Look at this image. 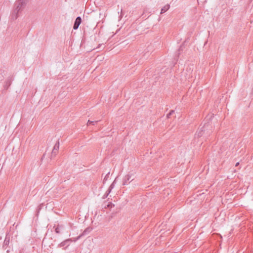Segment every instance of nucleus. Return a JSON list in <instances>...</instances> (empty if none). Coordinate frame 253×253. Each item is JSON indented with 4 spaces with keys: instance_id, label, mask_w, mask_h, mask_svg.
Returning a JSON list of instances; mask_svg holds the SVG:
<instances>
[{
    "instance_id": "nucleus-15",
    "label": "nucleus",
    "mask_w": 253,
    "mask_h": 253,
    "mask_svg": "<svg viewBox=\"0 0 253 253\" xmlns=\"http://www.w3.org/2000/svg\"><path fill=\"white\" fill-rule=\"evenodd\" d=\"M112 190V189L110 188L109 187L108 189L106 191V193H107V194H109Z\"/></svg>"
},
{
    "instance_id": "nucleus-7",
    "label": "nucleus",
    "mask_w": 253,
    "mask_h": 253,
    "mask_svg": "<svg viewBox=\"0 0 253 253\" xmlns=\"http://www.w3.org/2000/svg\"><path fill=\"white\" fill-rule=\"evenodd\" d=\"M169 7H170V6L169 4H166V5H165L161 9V14H163V13H164L165 12H166L167 10H169Z\"/></svg>"
},
{
    "instance_id": "nucleus-19",
    "label": "nucleus",
    "mask_w": 253,
    "mask_h": 253,
    "mask_svg": "<svg viewBox=\"0 0 253 253\" xmlns=\"http://www.w3.org/2000/svg\"><path fill=\"white\" fill-rule=\"evenodd\" d=\"M239 162H237L236 164H235V167H237L238 166H239Z\"/></svg>"
},
{
    "instance_id": "nucleus-14",
    "label": "nucleus",
    "mask_w": 253,
    "mask_h": 253,
    "mask_svg": "<svg viewBox=\"0 0 253 253\" xmlns=\"http://www.w3.org/2000/svg\"><path fill=\"white\" fill-rule=\"evenodd\" d=\"M115 180L111 184V185L109 186V188L111 189H113L114 187V184H115Z\"/></svg>"
},
{
    "instance_id": "nucleus-9",
    "label": "nucleus",
    "mask_w": 253,
    "mask_h": 253,
    "mask_svg": "<svg viewBox=\"0 0 253 253\" xmlns=\"http://www.w3.org/2000/svg\"><path fill=\"white\" fill-rule=\"evenodd\" d=\"M9 244V237L7 236H6L5 240L3 242V247H4L5 246H7Z\"/></svg>"
},
{
    "instance_id": "nucleus-6",
    "label": "nucleus",
    "mask_w": 253,
    "mask_h": 253,
    "mask_svg": "<svg viewBox=\"0 0 253 253\" xmlns=\"http://www.w3.org/2000/svg\"><path fill=\"white\" fill-rule=\"evenodd\" d=\"M72 241V240L71 239H68L67 240H65V241L62 242L61 243H60L58 245V247L61 248L63 247H64L65 246H66L67 247H68L70 245V243Z\"/></svg>"
},
{
    "instance_id": "nucleus-1",
    "label": "nucleus",
    "mask_w": 253,
    "mask_h": 253,
    "mask_svg": "<svg viewBox=\"0 0 253 253\" xmlns=\"http://www.w3.org/2000/svg\"><path fill=\"white\" fill-rule=\"evenodd\" d=\"M212 126L210 122H208L204 124V126L201 127V131L204 133V136L207 137L211 134L212 132Z\"/></svg>"
},
{
    "instance_id": "nucleus-21",
    "label": "nucleus",
    "mask_w": 253,
    "mask_h": 253,
    "mask_svg": "<svg viewBox=\"0 0 253 253\" xmlns=\"http://www.w3.org/2000/svg\"><path fill=\"white\" fill-rule=\"evenodd\" d=\"M129 180V176L128 175H127V180Z\"/></svg>"
},
{
    "instance_id": "nucleus-18",
    "label": "nucleus",
    "mask_w": 253,
    "mask_h": 253,
    "mask_svg": "<svg viewBox=\"0 0 253 253\" xmlns=\"http://www.w3.org/2000/svg\"><path fill=\"white\" fill-rule=\"evenodd\" d=\"M127 180H125L124 181V183H123V184L124 185H126V184H127Z\"/></svg>"
},
{
    "instance_id": "nucleus-5",
    "label": "nucleus",
    "mask_w": 253,
    "mask_h": 253,
    "mask_svg": "<svg viewBox=\"0 0 253 253\" xmlns=\"http://www.w3.org/2000/svg\"><path fill=\"white\" fill-rule=\"evenodd\" d=\"M91 228H89V227H88L87 228H86L84 231L83 232V233L82 234H81V235H80L79 236H78L75 240H74V241L76 242V241H77L78 240L80 239L82 236L85 235H86L88 233H89L91 230Z\"/></svg>"
},
{
    "instance_id": "nucleus-12",
    "label": "nucleus",
    "mask_w": 253,
    "mask_h": 253,
    "mask_svg": "<svg viewBox=\"0 0 253 253\" xmlns=\"http://www.w3.org/2000/svg\"><path fill=\"white\" fill-rule=\"evenodd\" d=\"M97 122V121H90L88 120V122H87V125H94L95 124H96Z\"/></svg>"
},
{
    "instance_id": "nucleus-8",
    "label": "nucleus",
    "mask_w": 253,
    "mask_h": 253,
    "mask_svg": "<svg viewBox=\"0 0 253 253\" xmlns=\"http://www.w3.org/2000/svg\"><path fill=\"white\" fill-rule=\"evenodd\" d=\"M197 137H200L201 136H202L203 135H204V133L203 132V131H201V128H200V129L199 130H198L197 132H196V133L195 134Z\"/></svg>"
},
{
    "instance_id": "nucleus-17",
    "label": "nucleus",
    "mask_w": 253,
    "mask_h": 253,
    "mask_svg": "<svg viewBox=\"0 0 253 253\" xmlns=\"http://www.w3.org/2000/svg\"><path fill=\"white\" fill-rule=\"evenodd\" d=\"M109 195L107 194V193H105V194L104 195L103 198L104 199L106 198Z\"/></svg>"
},
{
    "instance_id": "nucleus-3",
    "label": "nucleus",
    "mask_w": 253,
    "mask_h": 253,
    "mask_svg": "<svg viewBox=\"0 0 253 253\" xmlns=\"http://www.w3.org/2000/svg\"><path fill=\"white\" fill-rule=\"evenodd\" d=\"M59 148V140L56 142L53 148L52 151L51 156H55L56 154L58 153V150Z\"/></svg>"
},
{
    "instance_id": "nucleus-4",
    "label": "nucleus",
    "mask_w": 253,
    "mask_h": 253,
    "mask_svg": "<svg viewBox=\"0 0 253 253\" xmlns=\"http://www.w3.org/2000/svg\"><path fill=\"white\" fill-rule=\"evenodd\" d=\"M82 22V18L80 16H78L76 18L74 24L73 29L74 30H77L78 29L79 25L81 24Z\"/></svg>"
},
{
    "instance_id": "nucleus-10",
    "label": "nucleus",
    "mask_w": 253,
    "mask_h": 253,
    "mask_svg": "<svg viewBox=\"0 0 253 253\" xmlns=\"http://www.w3.org/2000/svg\"><path fill=\"white\" fill-rule=\"evenodd\" d=\"M63 227L62 226L58 225L55 228V231L57 234H60L61 233V229Z\"/></svg>"
},
{
    "instance_id": "nucleus-13",
    "label": "nucleus",
    "mask_w": 253,
    "mask_h": 253,
    "mask_svg": "<svg viewBox=\"0 0 253 253\" xmlns=\"http://www.w3.org/2000/svg\"><path fill=\"white\" fill-rule=\"evenodd\" d=\"M174 112V110H171L169 114H167V117L170 118V116Z\"/></svg>"
},
{
    "instance_id": "nucleus-11",
    "label": "nucleus",
    "mask_w": 253,
    "mask_h": 253,
    "mask_svg": "<svg viewBox=\"0 0 253 253\" xmlns=\"http://www.w3.org/2000/svg\"><path fill=\"white\" fill-rule=\"evenodd\" d=\"M11 79H8L6 81V83H5V87L7 88L11 84Z\"/></svg>"
},
{
    "instance_id": "nucleus-16",
    "label": "nucleus",
    "mask_w": 253,
    "mask_h": 253,
    "mask_svg": "<svg viewBox=\"0 0 253 253\" xmlns=\"http://www.w3.org/2000/svg\"><path fill=\"white\" fill-rule=\"evenodd\" d=\"M112 190V189L110 188L109 187L108 189L106 191V193H107V194H109Z\"/></svg>"
},
{
    "instance_id": "nucleus-20",
    "label": "nucleus",
    "mask_w": 253,
    "mask_h": 253,
    "mask_svg": "<svg viewBox=\"0 0 253 253\" xmlns=\"http://www.w3.org/2000/svg\"><path fill=\"white\" fill-rule=\"evenodd\" d=\"M188 78H190L191 76L190 75V74L189 75L187 74Z\"/></svg>"
},
{
    "instance_id": "nucleus-2",
    "label": "nucleus",
    "mask_w": 253,
    "mask_h": 253,
    "mask_svg": "<svg viewBox=\"0 0 253 253\" xmlns=\"http://www.w3.org/2000/svg\"><path fill=\"white\" fill-rule=\"evenodd\" d=\"M28 0H18L15 3V8L14 13L17 14L26 5Z\"/></svg>"
}]
</instances>
